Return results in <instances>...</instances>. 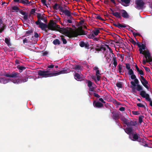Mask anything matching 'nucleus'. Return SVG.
I'll use <instances>...</instances> for the list:
<instances>
[{
  "mask_svg": "<svg viewBox=\"0 0 152 152\" xmlns=\"http://www.w3.org/2000/svg\"><path fill=\"white\" fill-rule=\"evenodd\" d=\"M47 25L48 27L50 28V30L57 31L69 38L77 37L78 35L86 34V31L82 29V26L79 27L78 29L76 30H74L71 28H60V26L56 24L53 20H51Z\"/></svg>",
  "mask_w": 152,
  "mask_h": 152,
  "instance_id": "1",
  "label": "nucleus"
},
{
  "mask_svg": "<svg viewBox=\"0 0 152 152\" xmlns=\"http://www.w3.org/2000/svg\"><path fill=\"white\" fill-rule=\"evenodd\" d=\"M140 95L142 97L145 98L146 99L150 102V105L152 107V101L151 99L149 97V95L146 93L144 91H140Z\"/></svg>",
  "mask_w": 152,
  "mask_h": 152,
  "instance_id": "2",
  "label": "nucleus"
},
{
  "mask_svg": "<svg viewBox=\"0 0 152 152\" xmlns=\"http://www.w3.org/2000/svg\"><path fill=\"white\" fill-rule=\"evenodd\" d=\"M93 69L96 72V79H94L93 78H92L93 79L94 81L96 82L97 81H99L100 80L101 78V75L100 74V70L98 68V67L96 66H95L93 67Z\"/></svg>",
  "mask_w": 152,
  "mask_h": 152,
  "instance_id": "3",
  "label": "nucleus"
},
{
  "mask_svg": "<svg viewBox=\"0 0 152 152\" xmlns=\"http://www.w3.org/2000/svg\"><path fill=\"white\" fill-rule=\"evenodd\" d=\"M135 4L136 5L135 7L137 9H142L145 4V2L142 0H136Z\"/></svg>",
  "mask_w": 152,
  "mask_h": 152,
  "instance_id": "4",
  "label": "nucleus"
},
{
  "mask_svg": "<svg viewBox=\"0 0 152 152\" xmlns=\"http://www.w3.org/2000/svg\"><path fill=\"white\" fill-rule=\"evenodd\" d=\"M4 75L7 77L14 78L20 77V74L15 72H13L11 74L5 73L4 74Z\"/></svg>",
  "mask_w": 152,
  "mask_h": 152,
  "instance_id": "5",
  "label": "nucleus"
},
{
  "mask_svg": "<svg viewBox=\"0 0 152 152\" xmlns=\"http://www.w3.org/2000/svg\"><path fill=\"white\" fill-rule=\"evenodd\" d=\"M47 72L45 70H39L38 72V75L42 77H48L49 74H47Z\"/></svg>",
  "mask_w": 152,
  "mask_h": 152,
  "instance_id": "6",
  "label": "nucleus"
},
{
  "mask_svg": "<svg viewBox=\"0 0 152 152\" xmlns=\"http://www.w3.org/2000/svg\"><path fill=\"white\" fill-rule=\"evenodd\" d=\"M37 20L35 22L36 24H39L40 22H41V20H43L44 19L45 16H44V14H43L42 15L40 13H37Z\"/></svg>",
  "mask_w": 152,
  "mask_h": 152,
  "instance_id": "7",
  "label": "nucleus"
},
{
  "mask_svg": "<svg viewBox=\"0 0 152 152\" xmlns=\"http://www.w3.org/2000/svg\"><path fill=\"white\" fill-rule=\"evenodd\" d=\"M139 50L140 51V53L144 55L146 58H147V57H150L151 54L148 51L144 50L143 51V50L141 48H140Z\"/></svg>",
  "mask_w": 152,
  "mask_h": 152,
  "instance_id": "8",
  "label": "nucleus"
},
{
  "mask_svg": "<svg viewBox=\"0 0 152 152\" xmlns=\"http://www.w3.org/2000/svg\"><path fill=\"white\" fill-rule=\"evenodd\" d=\"M70 72V69L67 68L63 69L60 71H56V75L61 74L67 73Z\"/></svg>",
  "mask_w": 152,
  "mask_h": 152,
  "instance_id": "9",
  "label": "nucleus"
},
{
  "mask_svg": "<svg viewBox=\"0 0 152 152\" xmlns=\"http://www.w3.org/2000/svg\"><path fill=\"white\" fill-rule=\"evenodd\" d=\"M139 134H138L135 133L133 134L132 135V138L131 137L130 135H129V138L132 140L133 141H137L139 137Z\"/></svg>",
  "mask_w": 152,
  "mask_h": 152,
  "instance_id": "10",
  "label": "nucleus"
},
{
  "mask_svg": "<svg viewBox=\"0 0 152 152\" xmlns=\"http://www.w3.org/2000/svg\"><path fill=\"white\" fill-rule=\"evenodd\" d=\"M140 77L141 79V81L142 84L145 88L148 90L149 88L148 86L147 85V84L148 83V81L143 76H141Z\"/></svg>",
  "mask_w": 152,
  "mask_h": 152,
  "instance_id": "11",
  "label": "nucleus"
},
{
  "mask_svg": "<svg viewBox=\"0 0 152 152\" xmlns=\"http://www.w3.org/2000/svg\"><path fill=\"white\" fill-rule=\"evenodd\" d=\"M120 12L121 14V16L124 18H129L130 16L126 11L124 10H120Z\"/></svg>",
  "mask_w": 152,
  "mask_h": 152,
  "instance_id": "12",
  "label": "nucleus"
},
{
  "mask_svg": "<svg viewBox=\"0 0 152 152\" xmlns=\"http://www.w3.org/2000/svg\"><path fill=\"white\" fill-rule=\"evenodd\" d=\"M37 25H39V27L41 28V29L43 31L45 30V28H47V24L43 23L42 22H40L39 24H36Z\"/></svg>",
  "mask_w": 152,
  "mask_h": 152,
  "instance_id": "13",
  "label": "nucleus"
},
{
  "mask_svg": "<svg viewBox=\"0 0 152 152\" xmlns=\"http://www.w3.org/2000/svg\"><path fill=\"white\" fill-rule=\"evenodd\" d=\"M46 71L48 72L47 74H48V76L52 77L56 75V71H54L53 72H51L50 69H47V70H45Z\"/></svg>",
  "mask_w": 152,
  "mask_h": 152,
  "instance_id": "14",
  "label": "nucleus"
},
{
  "mask_svg": "<svg viewBox=\"0 0 152 152\" xmlns=\"http://www.w3.org/2000/svg\"><path fill=\"white\" fill-rule=\"evenodd\" d=\"M93 105L94 106L97 108H100L103 106V104L101 102H96L94 101L93 102Z\"/></svg>",
  "mask_w": 152,
  "mask_h": 152,
  "instance_id": "15",
  "label": "nucleus"
},
{
  "mask_svg": "<svg viewBox=\"0 0 152 152\" xmlns=\"http://www.w3.org/2000/svg\"><path fill=\"white\" fill-rule=\"evenodd\" d=\"M133 130V128L132 127H126V128L124 129L125 132L128 134H132Z\"/></svg>",
  "mask_w": 152,
  "mask_h": 152,
  "instance_id": "16",
  "label": "nucleus"
},
{
  "mask_svg": "<svg viewBox=\"0 0 152 152\" xmlns=\"http://www.w3.org/2000/svg\"><path fill=\"white\" fill-rule=\"evenodd\" d=\"M113 115L112 116L113 119L115 120L116 122H117L120 118V115L119 114L117 113H113Z\"/></svg>",
  "mask_w": 152,
  "mask_h": 152,
  "instance_id": "17",
  "label": "nucleus"
},
{
  "mask_svg": "<svg viewBox=\"0 0 152 152\" xmlns=\"http://www.w3.org/2000/svg\"><path fill=\"white\" fill-rule=\"evenodd\" d=\"M75 74L74 75L75 78V80L77 81H81L82 78L81 77L80 75L78 73L74 71Z\"/></svg>",
  "mask_w": 152,
  "mask_h": 152,
  "instance_id": "18",
  "label": "nucleus"
},
{
  "mask_svg": "<svg viewBox=\"0 0 152 152\" xmlns=\"http://www.w3.org/2000/svg\"><path fill=\"white\" fill-rule=\"evenodd\" d=\"M137 124V121H130L129 122H128L126 125L128 126H135Z\"/></svg>",
  "mask_w": 152,
  "mask_h": 152,
  "instance_id": "19",
  "label": "nucleus"
},
{
  "mask_svg": "<svg viewBox=\"0 0 152 152\" xmlns=\"http://www.w3.org/2000/svg\"><path fill=\"white\" fill-rule=\"evenodd\" d=\"M9 81L8 79L0 77V83L5 84L8 82Z\"/></svg>",
  "mask_w": 152,
  "mask_h": 152,
  "instance_id": "20",
  "label": "nucleus"
},
{
  "mask_svg": "<svg viewBox=\"0 0 152 152\" xmlns=\"http://www.w3.org/2000/svg\"><path fill=\"white\" fill-rule=\"evenodd\" d=\"M146 59V60H143V64L144 65L147 62H151L152 61V58L151 55L150 57H147Z\"/></svg>",
  "mask_w": 152,
  "mask_h": 152,
  "instance_id": "21",
  "label": "nucleus"
},
{
  "mask_svg": "<svg viewBox=\"0 0 152 152\" xmlns=\"http://www.w3.org/2000/svg\"><path fill=\"white\" fill-rule=\"evenodd\" d=\"M29 77V76H28L25 77H24L23 78L20 79V80L18 81L17 83H20L22 82L24 83L27 82L28 80Z\"/></svg>",
  "mask_w": 152,
  "mask_h": 152,
  "instance_id": "22",
  "label": "nucleus"
},
{
  "mask_svg": "<svg viewBox=\"0 0 152 152\" xmlns=\"http://www.w3.org/2000/svg\"><path fill=\"white\" fill-rule=\"evenodd\" d=\"M130 83L133 86L135 87L137 86L136 84L137 85L139 83V81L138 79L136 78L134 80V82L132 81Z\"/></svg>",
  "mask_w": 152,
  "mask_h": 152,
  "instance_id": "23",
  "label": "nucleus"
},
{
  "mask_svg": "<svg viewBox=\"0 0 152 152\" xmlns=\"http://www.w3.org/2000/svg\"><path fill=\"white\" fill-rule=\"evenodd\" d=\"M112 14L113 15L115 16L116 18H121V16L120 13L118 12H114L113 13H110Z\"/></svg>",
  "mask_w": 152,
  "mask_h": 152,
  "instance_id": "24",
  "label": "nucleus"
},
{
  "mask_svg": "<svg viewBox=\"0 0 152 152\" xmlns=\"http://www.w3.org/2000/svg\"><path fill=\"white\" fill-rule=\"evenodd\" d=\"M81 68V66L80 65H76L73 68V69L76 70L77 72H79Z\"/></svg>",
  "mask_w": 152,
  "mask_h": 152,
  "instance_id": "25",
  "label": "nucleus"
},
{
  "mask_svg": "<svg viewBox=\"0 0 152 152\" xmlns=\"http://www.w3.org/2000/svg\"><path fill=\"white\" fill-rule=\"evenodd\" d=\"M66 15L68 16H70V14H71V12L69 11L68 10L65 9L64 11L63 12Z\"/></svg>",
  "mask_w": 152,
  "mask_h": 152,
  "instance_id": "26",
  "label": "nucleus"
},
{
  "mask_svg": "<svg viewBox=\"0 0 152 152\" xmlns=\"http://www.w3.org/2000/svg\"><path fill=\"white\" fill-rule=\"evenodd\" d=\"M121 121H122L124 124L126 125L128 121H129V120L127 119L124 116H123L121 118Z\"/></svg>",
  "mask_w": 152,
  "mask_h": 152,
  "instance_id": "27",
  "label": "nucleus"
},
{
  "mask_svg": "<svg viewBox=\"0 0 152 152\" xmlns=\"http://www.w3.org/2000/svg\"><path fill=\"white\" fill-rule=\"evenodd\" d=\"M17 68L19 70V72H21L24 70L26 69V67L24 66H20L19 65H18L17 66Z\"/></svg>",
  "mask_w": 152,
  "mask_h": 152,
  "instance_id": "28",
  "label": "nucleus"
},
{
  "mask_svg": "<svg viewBox=\"0 0 152 152\" xmlns=\"http://www.w3.org/2000/svg\"><path fill=\"white\" fill-rule=\"evenodd\" d=\"M10 41V39H8L7 38H5V42L9 47L11 45Z\"/></svg>",
  "mask_w": 152,
  "mask_h": 152,
  "instance_id": "29",
  "label": "nucleus"
},
{
  "mask_svg": "<svg viewBox=\"0 0 152 152\" xmlns=\"http://www.w3.org/2000/svg\"><path fill=\"white\" fill-rule=\"evenodd\" d=\"M94 48H95V50L97 51H100L101 50L100 46H99V44L96 45L95 44L94 45Z\"/></svg>",
  "mask_w": 152,
  "mask_h": 152,
  "instance_id": "30",
  "label": "nucleus"
},
{
  "mask_svg": "<svg viewBox=\"0 0 152 152\" xmlns=\"http://www.w3.org/2000/svg\"><path fill=\"white\" fill-rule=\"evenodd\" d=\"M99 29H96V30L93 31V34H94V35L95 36H96L98 34L100 33V31L99 29H101L102 28H98Z\"/></svg>",
  "mask_w": 152,
  "mask_h": 152,
  "instance_id": "31",
  "label": "nucleus"
},
{
  "mask_svg": "<svg viewBox=\"0 0 152 152\" xmlns=\"http://www.w3.org/2000/svg\"><path fill=\"white\" fill-rule=\"evenodd\" d=\"M121 1L122 2L121 3L123 5L122 3H124L126 4H129L131 0H121Z\"/></svg>",
  "mask_w": 152,
  "mask_h": 152,
  "instance_id": "32",
  "label": "nucleus"
},
{
  "mask_svg": "<svg viewBox=\"0 0 152 152\" xmlns=\"http://www.w3.org/2000/svg\"><path fill=\"white\" fill-rule=\"evenodd\" d=\"M53 43L55 45H59L60 44V41L58 39L54 40L53 42Z\"/></svg>",
  "mask_w": 152,
  "mask_h": 152,
  "instance_id": "33",
  "label": "nucleus"
},
{
  "mask_svg": "<svg viewBox=\"0 0 152 152\" xmlns=\"http://www.w3.org/2000/svg\"><path fill=\"white\" fill-rule=\"evenodd\" d=\"M127 25L124 24H121L119 23H118V28H125L126 27Z\"/></svg>",
  "mask_w": 152,
  "mask_h": 152,
  "instance_id": "34",
  "label": "nucleus"
},
{
  "mask_svg": "<svg viewBox=\"0 0 152 152\" xmlns=\"http://www.w3.org/2000/svg\"><path fill=\"white\" fill-rule=\"evenodd\" d=\"M113 64L114 65V66H113V68H115L116 66L117 65V64L116 59H115V58H114L113 59Z\"/></svg>",
  "mask_w": 152,
  "mask_h": 152,
  "instance_id": "35",
  "label": "nucleus"
},
{
  "mask_svg": "<svg viewBox=\"0 0 152 152\" xmlns=\"http://www.w3.org/2000/svg\"><path fill=\"white\" fill-rule=\"evenodd\" d=\"M136 86H137L136 89L137 91H140L142 90V87L140 85L137 84Z\"/></svg>",
  "mask_w": 152,
  "mask_h": 152,
  "instance_id": "36",
  "label": "nucleus"
},
{
  "mask_svg": "<svg viewBox=\"0 0 152 152\" xmlns=\"http://www.w3.org/2000/svg\"><path fill=\"white\" fill-rule=\"evenodd\" d=\"M60 37L63 43L64 44H66L67 43V41L66 39L64 38V36H61Z\"/></svg>",
  "mask_w": 152,
  "mask_h": 152,
  "instance_id": "37",
  "label": "nucleus"
},
{
  "mask_svg": "<svg viewBox=\"0 0 152 152\" xmlns=\"http://www.w3.org/2000/svg\"><path fill=\"white\" fill-rule=\"evenodd\" d=\"M137 141L138 142H139L140 143H145V140L144 138H140V137H139V139H138V140Z\"/></svg>",
  "mask_w": 152,
  "mask_h": 152,
  "instance_id": "38",
  "label": "nucleus"
},
{
  "mask_svg": "<svg viewBox=\"0 0 152 152\" xmlns=\"http://www.w3.org/2000/svg\"><path fill=\"white\" fill-rule=\"evenodd\" d=\"M12 9L16 12L19 11L20 9L17 6H14L12 7Z\"/></svg>",
  "mask_w": 152,
  "mask_h": 152,
  "instance_id": "39",
  "label": "nucleus"
},
{
  "mask_svg": "<svg viewBox=\"0 0 152 152\" xmlns=\"http://www.w3.org/2000/svg\"><path fill=\"white\" fill-rule=\"evenodd\" d=\"M58 8L59 9V10L60 12H62L63 13V12L64 11V10L62 7L59 5L58 7Z\"/></svg>",
  "mask_w": 152,
  "mask_h": 152,
  "instance_id": "40",
  "label": "nucleus"
},
{
  "mask_svg": "<svg viewBox=\"0 0 152 152\" xmlns=\"http://www.w3.org/2000/svg\"><path fill=\"white\" fill-rule=\"evenodd\" d=\"M33 33V31L32 30H30L29 31H27L26 33V36H28L29 35H31Z\"/></svg>",
  "mask_w": 152,
  "mask_h": 152,
  "instance_id": "41",
  "label": "nucleus"
},
{
  "mask_svg": "<svg viewBox=\"0 0 152 152\" xmlns=\"http://www.w3.org/2000/svg\"><path fill=\"white\" fill-rule=\"evenodd\" d=\"M88 86L89 88L92 86L93 83L89 80H87Z\"/></svg>",
  "mask_w": 152,
  "mask_h": 152,
  "instance_id": "42",
  "label": "nucleus"
},
{
  "mask_svg": "<svg viewBox=\"0 0 152 152\" xmlns=\"http://www.w3.org/2000/svg\"><path fill=\"white\" fill-rule=\"evenodd\" d=\"M87 37L89 39H93L95 37L93 34H88L87 35Z\"/></svg>",
  "mask_w": 152,
  "mask_h": 152,
  "instance_id": "43",
  "label": "nucleus"
},
{
  "mask_svg": "<svg viewBox=\"0 0 152 152\" xmlns=\"http://www.w3.org/2000/svg\"><path fill=\"white\" fill-rule=\"evenodd\" d=\"M116 86L117 87H118L120 88H121L122 87V84L120 82H117L116 84Z\"/></svg>",
  "mask_w": 152,
  "mask_h": 152,
  "instance_id": "44",
  "label": "nucleus"
},
{
  "mask_svg": "<svg viewBox=\"0 0 152 152\" xmlns=\"http://www.w3.org/2000/svg\"><path fill=\"white\" fill-rule=\"evenodd\" d=\"M95 17L96 18L101 20L102 21H104V20L99 15H96V16Z\"/></svg>",
  "mask_w": 152,
  "mask_h": 152,
  "instance_id": "45",
  "label": "nucleus"
},
{
  "mask_svg": "<svg viewBox=\"0 0 152 152\" xmlns=\"http://www.w3.org/2000/svg\"><path fill=\"white\" fill-rule=\"evenodd\" d=\"M19 12L22 15H25L27 13L23 11V10L21 9H20L19 11Z\"/></svg>",
  "mask_w": 152,
  "mask_h": 152,
  "instance_id": "46",
  "label": "nucleus"
},
{
  "mask_svg": "<svg viewBox=\"0 0 152 152\" xmlns=\"http://www.w3.org/2000/svg\"><path fill=\"white\" fill-rule=\"evenodd\" d=\"M144 118V116H143L141 115L139 117V122L141 124L142 122V119Z\"/></svg>",
  "mask_w": 152,
  "mask_h": 152,
  "instance_id": "47",
  "label": "nucleus"
},
{
  "mask_svg": "<svg viewBox=\"0 0 152 152\" xmlns=\"http://www.w3.org/2000/svg\"><path fill=\"white\" fill-rule=\"evenodd\" d=\"M129 41L132 43L133 44L135 45L136 44V42L134 41V40L132 38H131L129 39Z\"/></svg>",
  "mask_w": 152,
  "mask_h": 152,
  "instance_id": "48",
  "label": "nucleus"
},
{
  "mask_svg": "<svg viewBox=\"0 0 152 152\" xmlns=\"http://www.w3.org/2000/svg\"><path fill=\"white\" fill-rule=\"evenodd\" d=\"M118 67L119 72L121 73V70L122 69V65H121V64H119V65H118Z\"/></svg>",
  "mask_w": 152,
  "mask_h": 152,
  "instance_id": "49",
  "label": "nucleus"
},
{
  "mask_svg": "<svg viewBox=\"0 0 152 152\" xmlns=\"http://www.w3.org/2000/svg\"><path fill=\"white\" fill-rule=\"evenodd\" d=\"M58 5L57 3H56L53 6V8L54 10H58V8L57 6H58Z\"/></svg>",
  "mask_w": 152,
  "mask_h": 152,
  "instance_id": "50",
  "label": "nucleus"
},
{
  "mask_svg": "<svg viewBox=\"0 0 152 152\" xmlns=\"http://www.w3.org/2000/svg\"><path fill=\"white\" fill-rule=\"evenodd\" d=\"M128 74L131 75L134 74V72L132 69L129 70Z\"/></svg>",
  "mask_w": 152,
  "mask_h": 152,
  "instance_id": "51",
  "label": "nucleus"
},
{
  "mask_svg": "<svg viewBox=\"0 0 152 152\" xmlns=\"http://www.w3.org/2000/svg\"><path fill=\"white\" fill-rule=\"evenodd\" d=\"M84 45V47H85V48H87V49L89 48V45L88 43L87 42H86L85 43Z\"/></svg>",
  "mask_w": 152,
  "mask_h": 152,
  "instance_id": "52",
  "label": "nucleus"
},
{
  "mask_svg": "<svg viewBox=\"0 0 152 152\" xmlns=\"http://www.w3.org/2000/svg\"><path fill=\"white\" fill-rule=\"evenodd\" d=\"M85 44V43L84 42H81L80 43V46L81 47H84Z\"/></svg>",
  "mask_w": 152,
  "mask_h": 152,
  "instance_id": "53",
  "label": "nucleus"
},
{
  "mask_svg": "<svg viewBox=\"0 0 152 152\" xmlns=\"http://www.w3.org/2000/svg\"><path fill=\"white\" fill-rule=\"evenodd\" d=\"M126 67L127 69L129 70L131 69L130 65L128 63L126 64Z\"/></svg>",
  "mask_w": 152,
  "mask_h": 152,
  "instance_id": "54",
  "label": "nucleus"
},
{
  "mask_svg": "<svg viewBox=\"0 0 152 152\" xmlns=\"http://www.w3.org/2000/svg\"><path fill=\"white\" fill-rule=\"evenodd\" d=\"M5 26L3 24V26L0 28V33H2V32L4 30Z\"/></svg>",
  "mask_w": 152,
  "mask_h": 152,
  "instance_id": "55",
  "label": "nucleus"
},
{
  "mask_svg": "<svg viewBox=\"0 0 152 152\" xmlns=\"http://www.w3.org/2000/svg\"><path fill=\"white\" fill-rule=\"evenodd\" d=\"M136 77L135 76V75L134 74H133L132 75H131V78L132 80H135V79H136Z\"/></svg>",
  "mask_w": 152,
  "mask_h": 152,
  "instance_id": "56",
  "label": "nucleus"
},
{
  "mask_svg": "<svg viewBox=\"0 0 152 152\" xmlns=\"http://www.w3.org/2000/svg\"><path fill=\"white\" fill-rule=\"evenodd\" d=\"M140 145H142L143 146L145 147H148V145L147 143L145 141V143H141Z\"/></svg>",
  "mask_w": 152,
  "mask_h": 152,
  "instance_id": "57",
  "label": "nucleus"
},
{
  "mask_svg": "<svg viewBox=\"0 0 152 152\" xmlns=\"http://www.w3.org/2000/svg\"><path fill=\"white\" fill-rule=\"evenodd\" d=\"M137 106L140 107H145V106L143 104L140 103L137 104Z\"/></svg>",
  "mask_w": 152,
  "mask_h": 152,
  "instance_id": "58",
  "label": "nucleus"
},
{
  "mask_svg": "<svg viewBox=\"0 0 152 152\" xmlns=\"http://www.w3.org/2000/svg\"><path fill=\"white\" fill-rule=\"evenodd\" d=\"M36 10L35 9H32L30 11V13L31 14L33 15V14L35 12Z\"/></svg>",
  "mask_w": 152,
  "mask_h": 152,
  "instance_id": "59",
  "label": "nucleus"
},
{
  "mask_svg": "<svg viewBox=\"0 0 152 152\" xmlns=\"http://www.w3.org/2000/svg\"><path fill=\"white\" fill-rule=\"evenodd\" d=\"M24 16L23 17V18L25 20H27L28 19V15L27 13L26 14L24 15Z\"/></svg>",
  "mask_w": 152,
  "mask_h": 152,
  "instance_id": "60",
  "label": "nucleus"
},
{
  "mask_svg": "<svg viewBox=\"0 0 152 152\" xmlns=\"http://www.w3.org/2000/svg\"><path fill=\"white\" fill-rule=\"evenodd\" d=\"M133 35L134 36V37H135L136 36H140V35L139 33H135V32L133 33Z\"/></svg>",
  "mask_w": 152,
  "mask_h": 152,
  "instance_id": "61",
  "label": "nucleus"
},
{
  "mask_svg": "<svg viewBox=\"0 0 152 152\" xmlns=\"http://www.w3.org/2000/svg\"><path fill=\"white\" fill-rule=\"evenodd\" d=\"M103 45H101L100 46V48L101 49H102L104 50V51H105L106 50V47H103Z\"/></svg>",
  "mask_w": 152,
  "mask_h": 152,
  "instance_id": "62",
  "label": "nucleus"
},
{
  "mask_svg": "<svg viewBox=\"0 0 152 152\" xmlns=\"http://www.w3.org/2000/svg\"><path fill=\"white\" fill-rule=\"evenodd\" d=\"M25 3H24V4L25 5H26L28 6V4L29 3V1L28 0H24Z\"/></svg>",
  "mask_w": 152,
  "mask_h": 152,
  "instance_id": "63",
  "label": "nucleus"
},
{
  "mask_svg": "<svg viewBox=\"0 0 152 152\" xmlns=\"http://www.w3.org/2000/svg\"><path fill=\"white\" fill-rule=\"evenodd\" d=\"M143 67L145 69V70L146 71H147V72H148L150 71V69L148 67H146V66H143Z\"/></svg>",
  "mask_w": 152,
  "mask_h": 152,
  "instance_id": "64",
  "label": "nucleus"
}]
</instances>
